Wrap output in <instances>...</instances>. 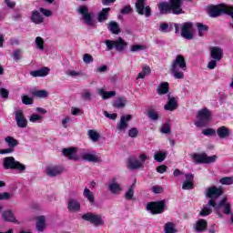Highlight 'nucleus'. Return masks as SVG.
Wrapping results in <instances>:
<instances>
[{
	"label": "nucleus",
	"mask_w": 233,
	"mask_h": 233,
	"mask_svg": "<svg viewBox=\"0 0 233 233\" xmlns=\"http://www.w3.org/2000/svg\"><path fill=\"white\" fill-rule=\"evenodd\" d=\"M187 71V61L185 60V56L181 55H177L176 58L173 60L170 72L171 76L175 77V79H184L185 73Z\"/></svg>",
	"instance_id": "nucleus-1"
},
{
	"label": "nucleus",
	"mask_w": 233,
	"mask_h": 233,
	"mask_svg": "<svg viewBox=\"0 0 233 233\" xmlns=\"http://www.w3.org/2000/svg\"><path fill=\"white\" fill-rule=\"evenodd\" d=\"M158 10L160 14H172L179 15L182 14L181 0H170L169 4L167 2L160 3L158 5Z\"/></svg>",
	"instance_id": "nucleus-2"
},
{
	"label": "nucleus",
	"mask_w": 233,
	"mask_h": 233,
	"mask_svg": "<svg viewBox=\"0 0 233 233\" xmlns=\"http://www.w3.org/2000/svg\"><path fill=\"white\" fill-rule=\"evenodd\" d=\"M150 157L142 153L139 155L138 159L136 157H129L127 162V167L129 170H139V168H145V161H148Z\"/></svg>",
	"instance_id": "nucleus-3"
},
{
	"label": "nucleus",
	"mask_w": 233,
	"mask_h": 233,
	"mask_svg": "<svg viewBox=\"0 0 233 233\" xmlns=\"http://www.w3.org/2000/svg\"><path fill=\"white\" fill-rule=\"evenodd\" d=\"M4 168L5 170H17V172L23 173L26 170V166L16 161L14 157H7L4 158Z\"/></svg>",
	"instance_id": "nucleus-4"
},
{
	"label": "nucleus",
	"mask_w": 233,
	"mask_h": 233,
	"mask_svg": "<svg viewBox=\"0 0 233 233\" xmlns=\"http://www.w3.org/2000/svg\"><path fill=\"white\" fill-rule=\"evenodd\" d=\"M76 12L82 15V20L87 26H96V20H94V13L88 12V6L81 5L77 7Z\"/></svg>",
	"instance_id": "nucleus-5"
},
{
	"label": "nucleus",
	"mask_w": 233,
	"mask_h": 233,
	"mask_svg": "<svg viewBox=\"0 0 233 233\" xmlns=\"http://www.w3.org/2000/svg\"><path fill=\"white\" fill-rule=\"evenodd\" d=\"M107 50H116V52H123L127 46H128V43L123 40L121 37H118L116 40L106 39L104 41Z\"/></svg>",
	"instance_id": "nucleus-6"
},
{
	"label": "nucleus",
	"mask_w": 233,
	"mask_h": 233,
	"mask_svg": "<svg viewBox=\"0 0 233 233\" xmlns=\"http://www.w3.org/2000/svg\"><path fill=\"white\" fill-rule=\"evenodd\" d=\"M228 10H230V5L225 4L208 6V14L209 17H219L222 14H228Z\"/></svg>",
	"instance_id": "nucleus-7"
},
{
	"label": "nucleus",
	"mask_w": 233,
	"mask_h": 233,
	"mask_svg": "<svg viewBox=\"0 0 233 233\" xmlns=\"http://www.w3.org/2000/svg\"><path fill=\"white\" fill-rule=\"evenodd\" d=\"M210 121V111L205 107L198 112L197 121L195 125L198 128H203V127H207V124Z\"/></svg>",
	"instance_id": "nucleus-8"
},
{
	"label": "nucleus",
	"mask_w": 233,
	"mask_h": 233,
	"mask_svg": "<svg viewBox=\"0 0 233 233\" xmlns=\"http://www.w3.org/2000/svg\"><path fill=\"white\" fill-rule=\"evenodd\" d=\"M165 208H167V202H165V200L149 202L147 205V210L151 214H163V212H165Z\"/></svg>",
	"instance_id": "nucleus-9"
},
{
	"label": "nucleus",
	"mask_w": 233,
	"mask_h": 233,
	"mask_svg": "<svg viewBox=\"0 0 233 233\" xmlns=\"http://www.w3.org/2000/svg\"><path fill=\"white\" fill-rule=\"evenodd\" d=\"M82 219H84V221H89V223H91V225H94V227H103V225H105V220H103L101 215L94 213L84 214L82 216Z\"/></svg>",
	"instance_id": "nucleus-10"
},
{
	"label": "nucleus",
	"mask_w": 233,
	"mask_h": 233,
	"mask_svg": "<svg viewBox=\"0 0 233 233\" xmlns=\"http://www.w3.org/2000/svg\"><path fill=\"white\" fill-rule=\"evenodd\" d=\"M135 6L139 15H145V17H150L152 14V9L148 5L145 6V0H137Z\"/></svg>",
	"instance_id": "nucleus-11"
},
{
	"label": "nucleus",
	"mask_w": 233,
	"mask_h": 233,
	"mask_svg": "<svg viewBox=\"0 0 233 233\" xmlns=\"http://www.w3.org/2000/svg\"><path fill=\"white\" fill-rule=\"evenodd\" d=\"M14 114L15 121H16L18 128H26V127H28V120L26 116H25V112L22 109H17Z\"/></svg>",
	"instance_id": "nucleus-12"
},
{
	"label": "nucleus",
	"mask_w": 233,
	"mask_h": 233,
	"mask_svg": "<svg viewBox=\"0 0 233 233\" xmlns=\"http://www.w3.org/2000/svg\"><path fill=\"white\" fill-rule=\"evenodd\" d=\"M80 159L83 161H89V163H99L101 162V158L97 157L96 154L91 153L86 149L80 150Z\"/></svg>",
	"instance_id": "nucleus-13"
},
{
	"label": "nucleus",
	"mask_w": 233,
	"mask_h": 233,
	"mask_svg": "<svg viewBox=\"0 0 233 233\" xmlns=\"http://www.w3.org/2000/svg\"><path fill=\"white\" fill-rule=\"evenodd\" d=\"M193 159L197 161V163H216L218 159V156L214 155L211 157L207 156V154L202 153V154H195L193 156Z\"/></svg>",
	"instance_id": "nucleus-14"
},
{
	"label": "nucleus",
	"mask_w": 233,
	"mask_h": 233,
	"mask_svg": "<svg viewBox=\"0 0 233 233\" xmlns=\"http://www.w3.org/2000/svg\"><path fill=\"white\" fill-rule=\"evenodd\" d=\"M179 104L177 103V97L172 96V93L167 94V102L164 106V109L169 112H174V110L177 109Z\"/></svg>",
	"instance_id": "nucleus-15"
},
{
	"label": "nucleus",
	"mask_w": 233,
	"mask_h": 233,
	"mask_svg": "<svg viewBox=\"0 0 233 233\" xmlns=\"http://www.w3.org/2000/svg\"><path fill=\"white\" fill-rule=\"evenodd\" d=\"M64 172H65V167H63L62 166L51 165V166H47L46 168V174L50 177H56V176H61V174H63Z\"/></svg>",
	"instance_id": "nucleus-16"
},
{
	"label": "nucleus",
	"mask_w": 233,
	"mask_h": 233,
	"mask_svg": "<svg viewBox=\"0 0 233 233\" xmlns=\"http://www.w3.org/2000/svg\"><path fill=\"white\" fill-rule=\"evenodd\" d=\"M192 23L186 22L181 25V35L184 39H187L190 41L191 39H194V35L192 34Z\"/></svg>",
	"instance_id": "nucleus-17"
},
{
	"label": "nucleus",
	"mask_w": 233,
	"mask_h": 233,
	"mask_svg": "<svg viewBox=\"0 0 233 233\" xmlns=\"http://www.w3.org/2000/svg\"><path fill=\"white\" fill-rule=\"evenodd\" d=\"M67 210L68 212L76 213L81 211V202L77 198H69L67 199Z\"/></svg>",
	"instance_id": "nucleus-18"
},
{
	"label": "nucleus",
	"mask_w": 233,
	"mask_h": 233,
	"mask_svg": "<svg viewBox=\"0 0 233 233\" xmlns=\"http://www.w3.org/2000/svg\"><path fill=\"white\" fill-rule=\"evenodd\" d=\"M5 143L9 147L6 149L1 150L2 154H12L14 152V148L19 145V141L17 139L14 138L13 137H6L5 138Z\"/></svg>",
	"instance_id": "nucleus-19"
},
{
	"label": "nucleus",
	"mask_w": 233,
	"mask_h": 233,
	"mask_svg": "<svg viewBox=\"0 0 233 233\" xmlns=\"http://www.w3.org/2000/svg\"><path fill=\"white\" fill-rule=\"evenodd\" d=\"M212 207L216 210V200L211 198L208 200V204H206L200 210L199 216H201L202 218H205L206 216H210V214H212Z\"/></svg>",
	"instance_id": "nucleus-20"
},
{
	"label": "nucleus",
	"mask_w": 233,
	"mask_h": 233,
	"mask_svg": "<svg viewBox=\"0 0 233 233\" xmlns=\"http://www.w3.org/2000/svg\"><path fill=\"white\" fill-rule=\"evenodd\" d=\"M62 154L67 157V159H71L74 161H79L80 157L77 156V147H68L64 148Z\"/></svg>",
	"instance_id": "nucleus-21"
},
{
	"label": "nucleus",
	"mask_w": 233,
	"mask_h": 233,
	"mask_svg": "<svg viewBox=\"0 0 233 233\" xmlns=\"http://www.w3.org/2000/svg\"><path fill=\"white\" fill-rule=\"evenodd\" d=\"M107 188L115 196H119V193L123 190L121 184L117 183V178L116 177L111 179V183L108 184Z\"/></svg>",
	"instance_id": "nucleus-22"
},
{
	"label": "nucleus",
	"mask_w": 233,
	"mask_h": 233,
	"mask_svg": "<svg viewBox=\"0 0 233 233\" xmlns=\"http://www.w3.org/2000/svg\"><path fill=\"white\" fill-rule=\"evenodd\" d=\"M223 209V213L228 216V214H232V206L227 201V198H223L220 200L218 204H217L216 210Z\"/></svg>",
	"instance_id": "nucleus-23"
},
{
	"label": "nucleus",
	"mask_w": 233,
	"mask_h": 233,
	"mask_svg": "<svg viewBox=\"0 0 233 233\" xmlns=\"http://www.w3.org/2000/svg\"><path fill=\"white\" fill-rule=\"evenodd\" d=\"M132 119V115H126L120 117V123L116 125L118 132H125L128 128V121Z\"/></svg>",
	"instance_id": "nucleus-24"
},
{
	"label": "nucleus",
	"mask_w": 233,
	"mask_h": 233,
	"mask_svg": "<svg viewBox=\"0 0 233 233\" xmlns=\"http://www.w3.org/2000/svg\"><path fill=\"white\" fill-rule=\"evenodd\" d=\"M209 54L211 59H215L216 61H221L223 59V50L219 46L210 47Z\"/></svg>",
	"instance_id": "nucleus-25"
},
{
	"label": "nucleus",
	"mask_w": 233,
	"mask_h": 233,
	"mask_svg": "<svg viewBox=\"0 0 233 233\" xmlns=\"http://www.w3.org/2000/svg\"><path fill=\"white\" fill-rule=\"evenodd\" d=\"M30 20L35 25H43V23H45V17L38 10H33L31 12Z\"/></svg>",
	"instance_id": "nucleus-26"
},
{
	"label": "nucleus",
	"mask_w": 233,
	"mask_h": 233,
	"mask_svg": "<svg viewBox=\"0 0 233 233\" xmlns=\"http://www.w3.org/2000/svg\"><path fill=\"white\" fill-rule=\"evenodd\" d=\"M221 194H223V189L221 187H212L207 189L206 198H219Z\"/></svg>",
	"instance_id": "nucleus-27"
},
{
	"label": "nucleus",
	"mask_w": 233,
	"mask_h": 233,
	"mask_svg": "<svg viewBox=\"0 0 233 233\" xmlns=\"http://www.w3.org/2000/svg\"><path fill=\"white\" fill-rule=\"evenodd\" d=\"M232 131L225 126H222L217 129V135L218 136L219 139H228V137H230Z\"/></svg>",
	"instance_id": "nucleus-28"
},
{
	"label": "nucleus",
	"mask_w": 233,
	"mask_h": 233,
	"mask_svg": "<svg viewBox=\"0 0 233 233\" xmlns=\"http://www.w3.org/2000/svg\"><path fill=\"white\" fill-rule=\"evenodd\" d=\"M2 219L8 223H17V218H15L12 209H7L2 213Z\"/></svg>",
	"instance_id": "nucleus-29"
},
{
	"label": "nucleus",
	"mask_w": 233,
	"mask_h": 233,
	"mask_svg": "<svg viewBox=\"0 0 233 233\" xmlns=\"http://www.w3.org/2000/svg\"><path fill=\"white\" fill-rule=\"evenodd\" d=\"M98 96L102 97V99L106 100L112 97H116V91H106L105 87H100L96 90Z\"/></svg>",
	"instance_id": "nucleus-30"
},
{
	"label": "nucleus",
	"mask_w": 233,
	"mask_h": 233,
	"mask_svg": "<svg viewBox=\"0 0 233 233\" xmlns=\"http://www.w3.org/2000/svg\"><path fill=\"white\" fill-rule=\"evenodd\" d=\"M183 190H192L194 188V175L187 174L186 180L182 185Z\"/></svg>",
	"instance_id": "nucleus-31"
},
{
	"label": "nucleus",
	"mask_w": 233,
	"mask_h": 233,
	"mask_svg": "<svg viewBox=\"0 0 233 233\" xmlns=\"http://www.w3.org/2000/svg\"><path fill=\"white\" fill-rule=\"evenodd\" d=\"M48 74H50V68L48 67H44L42 69L30 72V76L33 77H46V76H48Z\"/></svg>",
	"instance_id": "nucleus-32"
},
{
	"label": "nucleus",
	"mask_w": 233,
	"mask_h": 233,
	"mask_svg": "<svg viewBox=\"0 0 233 233\" xmlns=\"http://www.w3.org/2000/svg\"><path fill=\"white\" fill-rule=\"evenodd\" d=\"M170 89V86L168 82H163L157 87V94L158 96H165V94H168Z\"/></svg>",
	"instance_id": "nucleus-33"
},
{
	"label": "nucleus",
	"mask_w": 233,
	"mask_h": 233,
	"mask_svg": "<svg viewBox=\"0 0 233 233\" xmlns=\"http://www.w3.org/2000/svg\"><path fill=\"white\" fill-rule=\"evenodd\" d=\"M46 228V217L39 216L36 218V229L38 232H43Z\"/></svg>",
	"instance_id": "nucleus-34"
},
{
	"label": "nucleus",
	"mask_w": 233,
	"mask_h": 233,
	"mask_svg": "<svg viewBox=\"0 0 233 233\" xmlns=\"http://www.w3.org/2000/svg\"><path fill=\"white\" fill-rule=\"evenodd\" d=\"M107 29L111 34H114L115 35H119V33L121 32V29L119 28V24L115 21H111L107 25Z\"/></svg>",
	"instance_id": "nucleus-35"
},
{
	"label": "nucleus",
	"mask_w": 233,
	"mask_h": 233,
	"mask_svg": "<svg viewBox=\"0 0 233 233\" xmlns=\"http://www.w3.org/2000/svg\"><path fill=\"white\" fill-rule=\"evenodd\" d=\"M207 220L200 218L196 222L193 228H195L196 232H203L204 230H207Z\"/></svg>",
	"instance_id": "nucleus-36"
},
{
	"label": "nucleus",
	"mask_w": 233,
	"mask_h": 233,
	"mask_svg": "<svg viewBox=\"0 0 233 233\" xmlns=\"http://www.w3.org/2000/svg\"><path fill=\"white\" fill-rule=\"evenodd\" d=\"M87 136L93 143H97V141L101 139V135L96 129H89L87 131Z\"/></svg>",
	"instance_id": "nucleus-37"
},
{
	"label": "nucleus",
	"mask_w": 233,
	"mask_h": 233,
	"mask_svg": "<svg viewBox=\"0 0 233 233\" xmlns=\"http://www.w3.org/2000/svg\"><path fill=\"white\" fill-rule=\"evenodd\" d=\"M84 198L87 199V201L90 203V205H95L96 203V198L94 197V193L88 189V187H86L83 192Z\"/></svg>",
	"instance_id": "nucleus-38"
},
{
	"label": "nucleus",
	"mask_w": 233,
	"mask_h": 233,
	"mask_svg": "<svg viewBox=\"0 0 233 233\" xmlns=\"http://www.w3.org/2000/svg\"><path fill=\"white\" fill-rule=\"evenodd\" d=\"M110 11V7L103 8L97 15L98 23H103L108 19V12Z\"/></svg>",
	"instance_id": "nucleus-39"
},
{
	"label": "nucleus",
	"mask_w": 233,
	"mask_h": 233,
	"mask_svg": "<svg viewBox=\"0 0 233 233\" xmlns=\"http://www.w3.org/2000/svg\"><path fill=\"white\" fill-rule=\"evenodd\" d=\"M113 106L115 108H125V106H127V98L123 96L116 97L113 104Z\"/></svg>",
	"instance_id": "nucleus-40"
},
{
	"label": "nucleus",
	"mask_w": 233,
	"mask_h": 233,
	"mask_svg": "<svg viewBox=\"0 0 233 233\" xmlns=\"http://www.w3.org/2000/svg\"><path fill=\"white\" fill-rule=\"evenodd\" d=\"M134 188H136V180L126 191L125 198L128 201H132V199H134Z\"/></svg>",
	"instance_id": "nucleus-41"
},
{
	"label": "nucleus",
	"mask_w": 233,
	"mask_h": 233,
	"mask_svg": "<svg viewBox=\"0 0 233 233\" xmlns=\"http://www.w3.org/2000/svg\"><path fill=\"white\" fill-rule=\"evenodd\" d=\"M177 229H176V224L173 222H167L164 226V233H177Z\"/></svg>",
	"instance_id": "nucleus-42"
},
{
	"label": "nucleus",
	"mask_w": 233,
	"mask_h": 233,
	"mask_svg": "<svg viewBox=\"0 0 233 233\" xmlns=\"http://www.w3.org/2000/svg\"><path fill=\"white\" fill-rule=\"evenodd\" d=\"M150 72H151L150 66H143L142 71L140 73H138L137 79H145V77H147V76H149Z\"/></svg>",
	"instance_id": "nucleus-43"
},
{
	"label": "nucleus",
	"mask_w": 233,
	"mask_h": 233,
	"mask_svg": "<svg viewBox=\"0 0 233 233\" xmlns=\"http://www.w3.org/2000/svg\"><path fill=\"white\" fill-rule=\"evenodd\" d=\"M154 159L155 161H157L158 163H163L165 159H167V152H161L157 151L154 154Z\"/></svg>",
	"instance_id": "nucleus-44"
},
{
	"label": "nucleus",
	"mask_w": 233,
	"mask_h": 233,
	"mask_svg": "<svg viewBox=\"0 0 233 233\" xmlns=\"http://www.w3.org/2000/svg\"><path fill=\"white\" fill-rule=\"evenodd\" d=\"M31 95L35 96V97H48V92H46V90H32L31 91Z\"/></svg>",
	"instance_id": "nucleus-45"
},
{
	"label": "nucleus",
	"mask_w": 233,
	"mask_h": 233,
	"mask_svg": "<svg viewBox=\"0 0 233 233\" xmlns=\"http://www.w3.org/2000/svg\"><path fill=\"white\" fill-rule=\"evenodd\" d=\"M174 26H172V24L168 25L167 23H161L159 25V31L163 34H167L168 32H172Z\"/></svg>",
	"instance_id": "nucleus-46"
},
{
	"label": "nucleus",
	"mask_w": 233,
	"mask_h": 233,
	"mask_svg": "<svg viewBox=\"0 0 233 233\" xmlns=\"http://www.w3.org/2000/svg\"><path fill=\"white\" fill-rule=\"evenodd\" d=\"M197 27L198 30V35L199 37H203L207 32H208V26L203 25L202 23H198Z\"/></svg>",
	"instance_id": "nucleus-47"
},
{
	"label": "nucleus",
	"mask_w": 233,
	"mask_h": 233,
	"mask_svg": "<svg viewBox=\"0 0 233 233\" xmlns=\"http://www.w3.org/2000/svg\"><path fill=\"white\" fill-rule=\"evenodd\" d=\"M92 97H94V96L92 95V92L88 89H86L81 93V98L83 99V101H92Z\"/></svg>",
	"instance_id": "nucleus-48"
},
{
	"label": "nucleus",
	"mask_w": 233,
	"mask_h": 233,
	"mask_svg": "<svg viewBox=\"0 0 233 233\" xmlns=\"http://www.w3.org/2000/svg\"><path fill=\"white\" fill-rule=\"evenodd\" d=\"M35 43L36 48H38V50H42V51L45 50V40L43 39V37L37 36L35 39Z\"/></svg>",
	"instance_id": "nucleus-49"
},
{
	"label": "nucleus",
	"mask_w": 233,
	"mask_h": 233,
	"mask_svg": "<svg viewBox=\"0 0 233 233\" xmlns=\"http://www.w3.org/2000/svg\"><path fill=\"white\" fill-rule=\"evenodd\" d=\"M147 116H148L149 119H152V121H157V119H159V113L153 109H150L147 112Z\"/></svg>",
	"instance_id": "nucleus-50"
},
{
	"label": "nucleus",
	"mask_w": 233,
	"mask_h": 233,
	"mask_svg": "<svg viewBox=\"0 0 233 233\" xmlns=\"http://www.w3.org/2000/svg\"><path fill=\"white\" fill-rule=\"evenodd\" d=\"M161 134H170L172 132V129L170 128V123L167 122L165 123L161 128H160Z\"/></svg>",
	"instance_id": "nucleus-51"
},
{
	"label": "nucleus",
	"mask_w": 233,
	"mask_h": 233,
	"mask_svg": "<svg viewBox=\"0 0 233 233\" xmlns=\"http://www.w3.org/2000/svg\"><path fill=\"white\" fill-rule=\"evenodd\" d=\"M30 123H39V121H43V116L37 115V114H33L29 117Z\"/></svg>",
	"instance_id": "nucleus-52"
},
{
	"label": "nucleus",
	"mask_w": 233,
	"mask_h": 233,
	"mask_svg": "<svg viewBox=\"0 0 233 233\" xmlns=\"http://www.w3.org/2000/svg\"><path fill=\"white\" fill-rule=\"evenodd\" d=\"M83 61L86 63V65H90L91 63H94V56L90 54H84L83 55Z\"/></svg>",
	"instance_id": "nucleus-53"
},
{
	"label": "nucleus",
	"mask_w": 233,
	"mask_h": 233,
	"mask_svg": "<svg viewBox=\"0 0 233 233\" xmlns=\"http://www.w3.org/2000/svg\"><path fill=\"white\" fill-rule=\"evenodd\" d=\"M219 183L221 185H233V177H222L220 180H219Z\"/></svg>",
	"instance_id": "nucleus-54"
},
{
	"label": "nucleus",
	"mask_w": 233,
	"mask_h": 233,
	"mask_svg": "<svg viewBox=\"0 0 233 233\" xmlns=\"http://www.w3.org/2000/svg\"><path fill=\"white\" fill-rule=\"evenodd\" d=\"M21 54H23V50H21V49H16V50H15L14 52H13V59L15 60V61H19V60H21Z\"/></svg>",
	"instance_id": "nucleus-55"
},
{
	"label": "nucleus",
	"mask_w": 233,
	"mask_h": 233,
	"mask_svg": "<svg viewBox=\"0 0 233 233\" xmlns=\"http://www.w3.org/2000/svg\"><path fill=\"white\" fill-rule=\"evenodd\" d=\"M22 103H24V105H32V103H34V99L26 95H24L22 96Z\"/></svg>",
	"instance_id": "nucleus-56"
},
{
	"label": "nucleus",
	"mask_w": 233,
	"mask_h": 233,
	"mask_svg": "<svg viewBox=\"0 0 233 233\" xmlns=\"http://www.w3.org/2000/svg\"><path fill=\"white\" fill-rule=\"evenodd\" d=\"M218 62H219V61H218V60L212 58V60H210V61L208 62V68L209 70H214V68H216V66H218Z\"/></svg>",
	"instance_id": "nucleus-57"
},
{
	"label": "nucleus",
	"mask_w": 233,
	"mask_h": 233,
	"mask_svg": "<svg viewBox=\"0 0 233 233\" xmlns=\"http://www.w3.org/2000/svg\"><path fill=\"white\" fill-rule=\"evenodd\" d=\"M134 12V9L130 5H126L124 8L121 9L120 14L127 15L132 14Z\"/></svg>",
	"instance_id": "nucleus-58"
},
{
	"label": "nucleus",
	"mask_w": 233,
	"mask_h": 233,
	"mask_svg": "<svg viewBox=\"0 0 233 233\" xmlns=\"http://www.w3.org/2000/svg\"><path fill=\"white\" fill-rule=\"evenodd\" d=\"M39 11L46 17H52V11H50V9H45L43 7H40Z\"/></svg>",
	"instance_id": "nucleus-59"
},
{
	"label": "nucleus",
	"mask_w": 233,
	"mask_h": 233,
	"mask_svg": "<svg viewBox=\"0 0 233 233\" xmlns=\"http://www.w3.org/2000/svg\"><path fill=\"white\" fill-rule=\"evenodd\" d=\"M202 134L204 136H216V130L214 128H207L203 130Z\"/></svg>",
	"instance_id": "nucleus-60"
},
{
	"label": "nucleus",
	"mask_w": 233,
	"mask_h": 233,
	"mask_svg": "<svg viewBox=\"0 0 233 233\" xmlns=\"http://www.w3.org/2000/svg\"><path fill=\"white\" fill-rule=\"evenodd\" d=\"M66 76H69L70 77H77L81 76V72H77L75 70H69L66 72Z\"/></svg>",
	"instance_id": "nucleus-61"
},
{
	"label": "nucleus",
	"mask_w": 233,
	"mask_h": 233,
	"mask_svg": "<svg viewBox=\"0 0 233 233\" xmlns=\"http://www.w3.org/2000/svg\"><path fill=\"white\" fill-rule=\"evenodd\" d=\"M138 134H139V131L136 127H133L128 131L129 137H136Z\"/></svg>",
	"instance_id": "nucleus-62"
},
{
	"label": "nucleus",
	"mask_w": 233,
	"mask_h": 233,
	"mask_svg": "<svg viewBox=\"0 0 233 233\" xmlns=\"http://www.w3.org/2000/svg\"><path fill=\"white\" fill-rule=\"evenodd\" d=\"M139 50H145V46L141 45L131 46V52H139Z\"/></svg>",
	"instance_id": "nucleus-63"
},
{
	"label": "nucleus",
	"mask_w": 233,
	"mask_h": 233,
	"mask_svg": "<svg viewBox=\"0 0 233 233\" xmlns=\"http://www.w3.org/2000/svg\"><path fill=\"white\" fill-rule=\"evenodd\" d=\"M228 15H230L232 21L230 22V26L231 28L233 29V6H230L228 13H227Z\"/></svg>",
	"instance_id": "nucleus-64"
}]
</instances>
